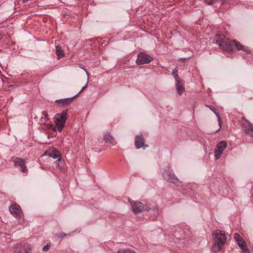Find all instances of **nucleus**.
Instances as JSON below:
<instances>
[{"instance_id": "nucleus-1", "label": "nucleus", "mask_w": 253, "mask_h": 253, "mask_svg": "<svg viewBox=\"0 0 253 253\" xmlns=\"http://www.w3.org/2000/svg\"><path fill=\"white\" fill-rule=\"evenodd\" d=\"M213 42L218 43L220 48L224 51L231 52L234 50V44H235V41L226 39L223 35H217L213 40Z\"/></svg>"}, {"instance_id": "nucleus-2", "label": "nucleus", "mask_w": 253, "mask_h": 253, "mask_svg": "<svg viewBox=\"0 0 253 253\" xmlns=\"http://www.w3.org/2000/svg\"><path fill=\"white\" fill-rule=\"evenodd\" d=\"M214 244L212 249L214 252H218L221 249L226 242V236L224 231L216 230L213 234Z\"/></svg>"}, {"instance_id": "nucleus-3", "label": "nucleus", "mask_w": 253, "mask_h": 253, "mask_svg": "<svg viewBox=\"0 0 253 253\" xmlns=\"http://www.w3.org/2000/svg\"><path fill=\"white\" fill-rule=\"evenodd\" d=\"M68 114V110H63L61 114H57L55 115L54 117V121L56 125L55 126L52 128L53 131H56L58 130L61 132L63 127H64L65 122L67 120V116Z\"/></svg>"}, {"instance_id": "nucleus-4", "label": "nucleus", "mask_w": 253, "mask_h": 253, "mask_svg": "<svg viewBox=\"0 0 253 253\" xmlns=\"http://www.w3.org/2000/svg\"><path fill=\"white\" fill-rule=\"evenodd\" d=\"M241 126L242 130L244 132L253 137V126L250 122L243 118Z\"/></svg>"}, {"instance_id": "nucleus-5", "label": "nucleus", "mask_w": 253, "mask_h": 253, "mask_svg": "<svg viewBox=\"0 0 253 253\" xmlns=\"http://www.w3.org/2000/svg\"><path fill=\"white\" fill-rule=\"evenodd\" d=\"M234 238L238 245L242 249V250H243L245 253L249 252V250L247 247L246 242L239 235V234L237 233H235L234 235Z\"/></svg>"}, {"instance_id": "nucleus-6", "label": "nucleus", "mask_w": 253, "mask_h": 253, "mask_svg": "<svg viewBox=\"0 0 253 253\" xmlns=\"http://www.w3.org/2000/svg\"><path fill=\"white\" fill-rule=\"evenodd\" d=\"M153 60V58L149 55L141 52L138 54L136 62L138 65L149 63Z\"/></svg>"}, {"instance_id": "nucleus-7", "label": "nucleus", "mask_w": 253, "mask_h": 253, "mask_svg": "<svg viewBox=\"0 0 253 253\" xmlns=\"http://www.w3.org/2000/svg\"><path fill=\"white\" fill-rule=\"evenodd\" d=\"M9 210L11 214L15 218L19 219L21 217L20 212L21 209L20 207L16 204H12L9 208Z\"/></svg>"}, {"instance_id": "nucleus-8", "label": "nucleus", "mask_w": 253, "mask_h": 253, "mask_svg": "<svg viewBox=\"0 0 253 253\" xmlns=\"http://www.w3.org/2000/svg\"><path fill=\"white\" fill-rule=\"evenodd\" d=\"M164 177L167 181L171 183H176L179 181L178 178L170 171H166L164 173Z\"/></svg>"}, {"instance_id": "nucleus-9", "label": "nucleus", "mask_w": 253, "mask_h": 253, "mask_svg": "<svg viewBox=\"0 0 253 253\" xmlns=\"http://www.w3.org/2000/svg\"><path fill=\"white\" fill-rule=\"evenodd\" d=\"M132 211L135 213L140 212L144 209L143 204L140 202H131Z\"/></svg>"}, {"instance_id": "nucleus-10", "label": "nucleus", "mask_w": 253, "mask_h": 253, "mask_svg": "<svg viewBox=\"0 0 253 253\" xmlns=\"http://www.w3.org/2000/svg\"><path fill=\"white\" fill-rule=\"evenodd\" d=\"M75 97L74 96L73 97L56 100V102H58L62 106L66 107L71 103Z\"/></svg>"}, {"instance_id": "nucleus-11", "label": "nucleus", "mask_w": 253, "mask_h": 253, "mask_svg": "<svg viewBox=\"0 0 253 253\" xmlns=\"http://www.w3.org/2000/svg\"><path fill=\"white\" fill-rule=\"evenodd\" d=\"M144 144V139L142 134L138 135L135 137V145L137 149L141 148Z\"/></svg>"}, {"instance_id": "nucleus-12", "label": "nucleus", "mask_w": 253, "mask_h": 253, "mask_svg": "<svg viewBox=\"0 0 253 253\" xmlns=\"http://www.w3.org/2000/svg\"><path fill=\"white\" fill-rule=\"evenodd\" d=\"M176 89L179 95H181L185 91V87L181 81H177L175 83Z\"/></svg>"}, {"instance_id": "nucleus-13", "label": "nucleus", "mask_w": 253, "mask_h": 253, "mask_svg": "<svg viewBox=\"0 0 253 253\" xmlns=\"http://www.w3.org/2000/svg\"><path fill=\"white\" fill-rule=\"evenodd\" d=\"M237 48L238 50H242L246 53L250 54L251 51L246 47H244L240 42L235 41V44H234V49Z\"/></svg>"}, {"instance_id": "nucleus-14", "label": "nucleus", "mask_w": 253, "mask_h": 253, "mask_svg": "<svg viewBox=\"0 0 253 253\" xmlns=\"http://www.w3.org/2000/svg\"><path fill=\"white\" fill-rule=\"evenodd\" d=\"M227 143L225 140H222L216 144L217 150L223 152L224 150L227 147Z\"/></svg>"}, {"instance_id": "nucleus-15", "label": "nucleus", "mask_w": 253, "mask_h": 253, "mask_svg": "<svg viewBox=\"0 0 253 253\" xmlns=\"http://www.w3.org/2000/svg\"><path fill=\"white\" fill-rule=\"evenodd\" d=\"M13 162L15 166L22 167L25 165V162L22 158L19 157L13 158Z\"/></svg>"}, {"instance_id": "nucleus-16", "label": "nucleus", "mask_w": 253, "mask_h": 253, "mask_svg": "<svg viewBox=\"0 0 253 253\" xmlns=\"http://www.w3.org/2000/svg\"><path fill=\"white\" fill-rule=\"evenodd\" d=\"M56 53L58 56V59L63 57L64 56V52L62 48L60 45H57L56 47Z\"/></svg>"}, {"instance_id": "nucleus-17", "label": "nucleus", "mask_w": 253, "mask_h": 253, "mask_svg": "<svg viewBox=\"0 0 253 253\" xmlns=\"http://www.w3.org/2000/svg\"><path fill=\"white\" fill-rule=\"evenodd\" d=\"M103 138L106 142H111L113 139V136L109 133L105 134Z\"/></svg>"}, {"instance_id": "nucleus-18", "label": "nucleus", "mask_w": 253, "mask_h": 253, "mask_svg": "<svg viewBox=\"0 0 253 253\" xmlns=\"http://www.w3.org/2000/svg\"><path fill=\"white\" fill-rule=\"evenodd\" d=\"M178 70L176 68H175L173 70L172 72V75H173V77L174 78L175 81L177 82V81H180L178 79V75L177 74Z\"/></svg>"}, {"instance_id": "nucleus-19", "label": "nucleus", "mask_w": 253, "mask_h": 253, "mask_svg": "<svg viewBox=\"0 0 253 253\" xmlns=\"http://www.w3.org/2000/svg\"><path fill=\"white\" fill-rule=\"evenodd\" d=\"M222 153L223 152H221V151L215 150L214 152V156L215 157V159H218L221 157Z\"/></svg>"}, {"instance_id": "nucleus-20", "label": "nucleus", "mask_w": 253, "mask_h": 253, "mask_svg": "<svg viewBox=\"0 0 253 253\" xmlns=\"http://www.w3.org/2000/svg\"><path fill=\"white\" fill-rule=\"evenodd\" d=\"M117 253H136L132 250H123L121 251H119L117 252Z\"/></svg>"}, {"instance_id": "nucleus-21", "label": "nucleus", "mask_w": 253, "mask_h": 253, "mask_svg": "<svg viewBox=\"0 0 253 253\" xmlns=\"http://www.w3.org/2000/svg\"><path fill=\"white\" fill-rule=\"evenodd\" d=\"M213 112H214L215 115L216 116V117L218 118V123H219V124L220 126V127H221V118H220L219 114L218 113H217L215 110H213Z\"/></svg>"}, {"instance_id": "nucleus-22", "label": "nucleus", "mask_w": 253, "mask_h": 253, "mask_svg": "<svg viewBox=\"0 0 253 253\" xmlns=\"http://www.w3.org/2000/svg\"><path fill=\"white\" fill-rule=\"evenodd\" d=\"M50 244L47 243L46 245L43 247L42 251L43 252H47V251L49 250V248H50Z\"/></svg>"}, {"instance_id": "nucleus-23", "label": "nucleus", "mask_w": 253, "mask_h": 253, "mask_svg": "<svg viewBox=\"0 0 253 253\" xmlns=\"http://www.w3.org/2000/svg\"><path fill=\"white\" fill-rule=\"evenodd\" d=\"M42 115L43 116L42 117V119H44L45 121H47L49 120V118H48V114L46 112H42Z\"/></svg>"}, {"instance_id": "nucleus-24", "label": "nucleus", "mask_w": 253, "mask_h": 253, "mask_svg": "<svg viewBox=\"0 0 253 253\" xmlns=\"http://www.w3.org/2000/svg\"><path fill=\"white\" fill-rule=\"evenodd\" d=\"M21 170L23 173H26L28 171V169L25 165L21 167Z\"/></svg>"}, {"instance_id": "nucleus-25", "label": "nucleus", "mask_w": 253, "mask_h": 253, "mask_svg": "<svg viewBox=\"0 0 253 253\" xmlns=\"http://www.w3.org/2000/svg\"><path fill=\"white\" fill-rule=\"evenodd\" d=\"M87 84H88V82H87V83L86 84L83 86L81 89V90L76 95H75L74 96V97H76L80 93H81L85 89V88L87 87Z\"/></svg>"}, {"instance_id": "nucleus-26", "label": "nucleus", "mask_w": 253, "mask_h": 253, "mask_svg": "<svg viewBox=\"0 0 253 253\" xmlns=\"http://www.w3.org/2000/svg\"><path fill=\"white\" fill-rule=\"evenodd\" d=\"M66 235L67 234L66 233H60L56 234V236L58 237L62 238L63 237L66 236Z\"/></svg>"}, {"instance_id": "nucleus-27", "label": "nucleus", "mask_w": 253, "mask_h": 253, "mask_svg": "<svg viewBox=\"0 0 253 253\" xmlns=\"http://www.w3.org/2000/svg\"><path fill=\"white\" fill-rule=\"evenodd\" d=\"M28 253V251L25 248H22V249H21L20 252H19V253Z\"/></svg>"}, {"instance_id": "nucleus-28", "label": "nucleus", "mask_w": 253, "mask_h": 253, "mask_svg": "<svg viewBox=\"0 0 253 253\" xmlns=\"http://www.w3.org/2000/svg\"><path fill=\"white\" fill-rule=\"evenodd\" d=\"M84 71L85 72H86V74H87V79H88L89 78V73L86 71V70L84 68H83Z\"/></svg>"}, {"instance_id": "nucleus-29", "label": "nucleus", "mask_w": 253, "mask_h": 253, "mask_svg": "<svg viewBox=\"0 0 253 253\" xmlns=\"http://www.w3.org/2000/svg\"><path fill=\"white\" fill-rule=\"evenodd\" d=\"M206 107L209 108L212 111H213V110H215L214 109H212L211 106H209V105H206Z\"/></svg>"}, {"instance_id": "nucleus-30", "label": "nucleus", "mask_w": 253, "mask_h": 253, "mask_svg": "<svg viewBox=\"0 0 253 253\" xmlns=\"http://www.w3.org/2000/svg\"><path fill=\"white\" fill-rule=\"evenodd\" d=\"M2 38V34L1 33V32L0 31V41L1 40Z\"/></svg>"}, {"instance_id": "nucleus-31", "label": "nucleus", "mask_w": 253, "mask_h": 253, "mask_svg": "<svg viewBox=\"0 0 253 253\" xmlns=\"http://www.w3.org/2000/svg\"><path fill=\"white\" fill-rule=\"evenodd\" d=\"M57 157H57L56 155H55L54 156H53V158L54 159H56V158H57Z\"/></svg>"}, {"instance_id": "nucleus-32", "label": "nucleus", "mask_w": 253, "mask_h": 253, "mask_svg": "<svg viewBox=\"0 0 253 253\" xmlns=\"http://www.w3.org/2000/svg\"><path fill=\"white\" fill-rule=\"evenodd\" d=\"M148 146L147 145H145V147H148Z\"/></svg>"}]
</instances>
